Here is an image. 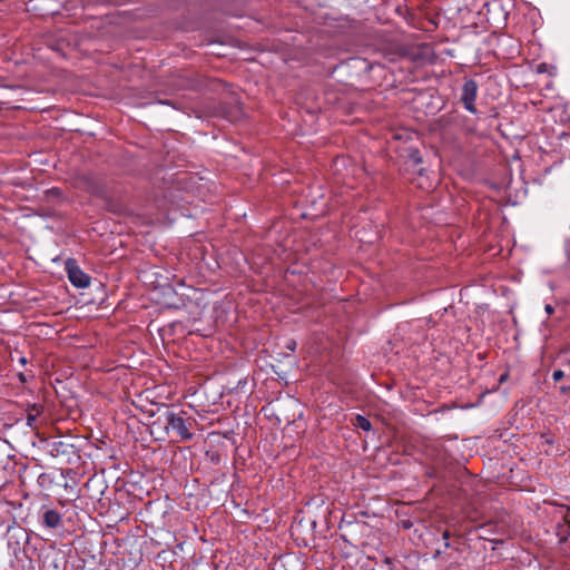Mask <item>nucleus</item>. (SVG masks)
<instances>
[{
    "mask_svg": "<svg viewBox=\"0 0 570 570\" xmlns=\"http://www.w3.org/2000/svg\"><path fill=\"white\" fill-rule=\"evenodd\" d=\"M167 432L174 431L180 441H190L194 438L196 420L185 411H168L165 415Z\"/></svg>",
    "mask_w": 570,
    "mask_h": 570,
    "instance_id": "nucleus-1",
    "label": "nucleus"
},
{
    "mask_svg": "<svg viewBox=\"0 0 570 570\" xmlns=\"http://www.w3.org/2000/svg\"><path fill=\"white\" fill-rule=\"evenodd\" d=\"M478 83L473 79L466 80L461 90L460 101L463 107L471 114H476L475 100L478 96Z\"/></svg>",
    "mask_w": 570,
    "mask_h": 570,
    "instance_id": "nucleus-2",
    "label": "nucleus"
},
{
    "mask_svg": "<svg viewBox=\"0 0 570 570\" xmlns=\"http://www.w3.org/2000/svg\"><path fill=\"white\" fill-rule=\"evenodd\" d=\"M70 283L78 288H86L90 284V277L83 273L75 263L67 264Z\"/></svg>",
    "mask_w": 570,
    "mask_h": 570,
    "instance_id": "nucleus-3",
    "label": "nucleus"
},
{
    "mask_svg": "<svg viewBox=\"0 0 570 570\" xmlns=\"http://www.w3.org/2000/svg\"><path fill=\"white\" fill-rule=\"evenodd\" d=\"M26 412H27V425L32 430L37 429L36 421H37L38 416H40L41 413L43 412L42 405L37 404V403L28 404Z\"/></svg>",
    "mask_w": 570,
    "mask_h": 570,
    "instance_id": "nucleus-4",
    "label": "nucleus"
},
{
    "mask_svg": "<svg viewBox=\"0 0 570 570\" xmlns=\"http://www.w3.org/2000/svg\"><path fill=\"white\" fill-rule=\"evenodd\" d=\"M61 523V515L57 510L50 509L43 513V524L55 529Z\"/></svg>",
    "mask_w": 570,
    "mask_h": 570,
    "instance_id": "nucleus-5",
    "label": "nucleus"
},
{
    "mask_svg": "<svg viewBox=\"0 0 570 570\" xmlns=\"http://www.w3.org/2000/svg\"><path fill=\"white\" fill-rule=\"evenodd\" d=\"M53 482V479L48 473H40L37 478V483L41 489H48Z\"/></svg>",
    "mask_w": 570,
    "mask_h": 570,
    "instance_id": "nucleus-6",
    "label": "nucleus"
},
{
    "mask_svg": "<svg viewBox=\"0 0 570 570\" xmlns=\"http://www.w3.org/2000/svg\"><path fill=\"white\" fill-rule=\"evenodd\" d=\"M355 426L363 431H370L372 429L370 420L361 414H357L355 417Z\"/></svg>",
    "mask_w": 570,
    "mask_h": 570,
    "instance_id": "nucleus-7",
    "label": "nucleus"
},
{
    "mask_svg": "<svg viewBox=\"0 0 570 570\" xmlns=\"http://www.w3.org/2000/svg\"><path fill=\"white\" fill-rule=\"evenodd\" d=\"M563 376H564V373H563V371H561V370H556V371L552 373V379H553V381H554V382L560 381L561 379H563Z\"/></svg>",
    "mask_w": 570,
    "mask_h": 570,
    "instance_id": "nucleus-8",
    "label": "nucleus"
},
{
    "mask_svg": "<svg viewBox=\"0 0 570 570\" xmlns=\"http://www.w3.org/2000/svg\"><path fill=\"white\" fill-rule=\"evenodd\" d=\"M443 539H444V547L445 548H449L450 547V542H449V538H450V533L449 531H444L443 534H442Z\"/></svg>",
    "mask_w": 570,
    "mask_h": 570,
    "instance_id": "nucleus-9",
    "label": "nucleus"
},
{
    "mask_svg": "<svg viewBox=\"0 0 570 570\" xmlns=\"http://www.w3.org/2000/svg\"><path fill=\"white\" fill-rule=\"evenodd\" d=\"M287 348L291 350V351H295L296 348V342L295 341H289L287 343Z\"/></svg>",
    "mask_w": 570,
    "mask_h": 570,
    "instance_id": "nucleus-10",
    "label": "nucleus"
},
{
    "mask_svg": "<svg viewBox=\"0 0 570 570\" xmlns=\"http://www.w3.org/2000/svg\"><path fill=\"white\" fill-rule=\"evenodd\" d=\"M544 309H546L547 314H552L553 313V307L550 304H547Z\"/></svg>",
    "mask_w": 570,
    "mask_h": 570,
    "instance_id": "nucleus-11",
    "label": "nucleus"
},
{
    "mask_svg": "<svg viewBox=\"0 0 570 570\" xmlns=\"http://www.w3.org/2000/svg\"><path fill=\"white\" fill-rule=\"evenodd\" d=\"M507 377H508V373L502 374L499 379L500 383L504 382L507 380Z\"/></svg>",
    "mask_w": 570,
    "mask_h": 570,
    "instance_id": "nucleus-12",
    "label": "nucleus"
},
{
    "mask_svg": "<svg viewBox=\"0 0 570 570\" xmlns=\"http://www.w3.org/2000/svg\"><path fill=\"white\" fill-rule=\"evenodd\" d=\"M20 362H21L22 364H24L27 361H26V358H24V357H21V358H20Z\"/></svg>",
    "mask_w": 570,
    "mask_h": 570,
    "instance_id": "nucleus-13",
    "label": "nucleus"
},
{
    "mask_svg": "<svg viewBox=\"0 0 570 570\" xmlns=\"http://www.w3.org/2000/svg\"><path fill=\"white\" fill-rule=\"evenodd\" d=\"M562 391H569L570 392V386L569 387H562Z\"/></svg>",
    "mask_w": 570,
    "mask_h": 570,
    "instance_id": "nucleus-14",
    "label": "nucleus"
}]
</instances>
